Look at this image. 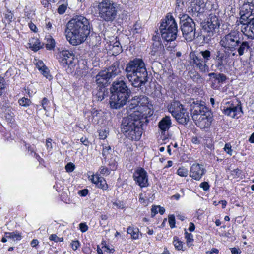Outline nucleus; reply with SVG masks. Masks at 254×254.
Returning <instances> with one entry per match:
<instances>
[{
  "mask_svg": "<svg viewBox=\"0 0 254 254\" xmlns=\"http://www.w3.org/2000/svg\"><path fill=\"white\" fill-rule=\"evenodd\" d=\"M89 20L82 15H75L67 23L65 31L66 37L73 46L83 43L90 33Z\"/></svg>",
  "mask_w": 254,
  "mask_h": 254,
  "instance_id": "1",
  "label": "nucleus"
},
{
  "mask_svg": "<svg viewBox=\"0 0 254 254\" xmlns=\"http://www.w3.org/2000/svg\"><path fill=\"white\" fill-rule=\"evenodd\" d=\"M148 122L146 113L135 111L123 118L121 131L125 136L131 140H139L143 133V126Z\"/></svg>",
  "mask_w": 254,
  "mask_h": 254,
  "instance_id": "2",
  "label": "nucleus"
},
{
  "mask_svg": "<svg viewBox=\"0 0 254 254\" xmlns=\"http://www.w3.org/2000/svg\"><path fill=\"white\" fill-rule=\"evenodd\" d=\"M125 72L130 84L137 89H141L148 81V72L142 59L134 58L130 60L126 64Z\"/></svg>",
  "mask_w": 254,
  "mask_h": 254,
  "instance_id": "3",
  "label": "nucleus"
},
{
  "mask_svg": "<svg viewBox=\"0 0 254 254\" xmlns=\"http://www.w3.org/2000/svg\"><path fill=\"white\" fill-rule=\"evenodd\" d=\"M243 34L238 30H231L229 33L221 37L220 45L224 49L230 51L232 56L236 53L241 56L247 53L250 49V42L244 40Z\"/></svg>",
  "mask_w": 254,
  "mask_h": 254,
  "instance_id": "4",
  "label": "nucleus"
},
{
  "mask_svg": "<svg viewBox=\"0 0 254 254\" xmlns=\"http://www.w3.org/2000/svg\"><path fill=\"white\" fill-rule=\"evenodd\" d=\"M190 111L196 125L201 128L209 127L213 121L212 113L204 102L194 100L190 103Z\"/></svg>",
  "mask_w": 254,
  "mask_h": 254,
  "instance_id": "5",
  "label": "nucleus"
},
{
  "mask_svg": "<svg viewBox=\"0 0 254 254\" xmlns=\"http://www.w3.org/2000/svg\"><path fill=\"white\" fill-rule=\"evenodd\" d=\"M111 96L109 104L112 109H118L123 107L131 95V91L123 80L113 82L110 89Z\"/></svg>",
  "mask_w": 254,
  "mask_h": 254,
  "instance_id": "6",
  "label": "nucleus"
},
{
  "mask_svg": "<svg viewBox=\"0 0 254 254\" xmlns=\"http://www.w3.org/2000/svg\"><path fill=\"white\" fill-rule=\"evenodd\" d=\"M219 27L220 21L218 17L210 14L207 21L202 23L201 34H197V39H202V43H208L214 35L218 32Z\"/></svg>",
  "mask_w": 254,
  "mask_h": 254,
  "instance_id": "7",
  "label": "nucleus"
},
{
  "mask_svg": "<svg viewBox=\"0 0 254 254\" xmlns=\"http://www.w3.org/2000/svg\"><path fill=\"white\" fill-rule=\"evenodd\" d=\"M162 39L167 42L175 40L178 32L177 24L172 14L168 13L162 20L159 27Z\"/></svg>",
  "mask_w": 254,
  "mask_h": 254,
  "instance_id": "8",
  "label": "nucleus"
},
{
  "mask_svg": "<svg viewBox=\"0 0 254 254\" xmlns=\"http://www.w3.org/2000/svg\"><path fill=\"white\" fill-rule=\"evenodd\" d=\"M180 28L182 34L186 40L191 41L197 38L195 32V23L193 20L187 14L179 15Z\"/></svg>",
  "mask_w": 254,
  "mask_h": 254,
  "instance_id": "9",
  "label": "nucleus"
},
{
  "mask_svg": "<svg viewBox=\"0 0 254 254\" xmlns=\"http://www.w3.org/2000/svg\"><path fill=\"white\" fill-rule=\"evenodd\" d=\"M191 63L192 65L200 71L203 73L207 72L209 71V66L207 63L211 59L213 56L211 51L209 50H205L200 51L199 54H190Z\"/></svg>",
  "mask_w": 254,
  "mask_h": 254,
  "instance_id": "10",
  "label": "nucleus"
},
{
  "mask_svg": "<svg viewBox=\"0 0 254 254\" xmlns=\"http://www.w3.org/2000/svg\"><path fill=\"white\" fill-rule=\"evenodd\" d=\"M232 53L225 49L217 50L213 56L215 67L220 72H226L231 66Z\"/></svg>",
  "mask_w": 254,
  "mask_h": 254,
  "instance_id": "11",
  "label": "nucleus"
},
{
  "mask_svg": "<svg viewBox=\"0 0 254 254\" xmlns=\"http://www.w3.org/2000/svg\"><path fill=\"white\" fill-rule=\"evenodd\" d=\"M99 14L101 18L106 21L114 20L117 13L116 5L109 0H103L98 5Z\"/></svg>",
  "mask_w": 254,
  "mask_h": 254,
  "instance_id": "12",
  "label": "nucleus"
},
{
  "mask_svg": "<svg viewBox=\"0 0 254 254\" xmlns=\"http://www.w3.org/2000/svg\"><path fill=\"white\" fill-rule=\"evenodd\" d=\"M148 98L145 96H136L132 99L128 101L127 106V110L128 113L131 112L132 110L135 111H139L143 113H146V111L148 110Z\"/></svg>",
  "mask_w": 254,
  "mask_h": 254,
  "instance_id": "13",
  "label": "nucleus"
},
{
  "mask_svg": "<svg viewBox=\"0 0 254 254\" xmlns=\"http://www.w3.org/2000/svg\"><path fill=\"white\" fill-rule=\"evenodd\" d=\"M222 110L225 115L232 118H235L240 113H243L241 103L238 100L236 102L233 101L226 102L225 106H223Z\"/></svg>",
  "mask_w": 254,
  "mask_h": 254,
  "instance_id": "14",
  "label": "nucleus"
},
{
  "mask_svg": "<svg viewBox=\"0 0 254 254\" xmlns=\"http://www.w3.org/2000/svg\"><path fill=\"white\" fill-rule=\"evenodd\" d=\"M240 14L239 22L241 24L254 19V4L252 3H244L241 8Z\"/></svg>",
  "mask_w": 254,
  "mask_h": 254,
  "instance_id": "15",
  "label": "nucleus"
},
{
  "mask_svg": "<svg viewBox=\"0 0 254 254\" xmlns=\"http://www.w3.org/2000/svg\"><path fill=\"white\" fill-rule=\"evenodd\" d=\"M59 61L64 67H73L75 66V62L74 55L72 52L65 50L60 51L58 53Z\"/></svg>",
  "mask_w": 254,
  "mask_h": 254,
  "instance_id": "16",
  "label": "nucleus"
},
{
  "mask_svg": "<svg viewBox=\"0 0 254 254\" xmlns=\"http://www.w3.org/2000/svg\"><path fill=\"white\" fill-rule=\"evenodd\" d=\"M133 178L136 184L140 188L147 187L149 185L147 173L142 168H139L134 171Z\"/></svg>",
  "mask_w": 254,
  "mask_h": 254,
  "instance_id": "17",
  "label": "nucleus"
},
{
  "mask_svg": "<svg viewBox=\"0 0 254 254\" xmlns=\"http://www.w3.org/2000/svg\"><path fill=\"white\" fill-rule=\"evenodd\" d=\"M165 49L164 46L159 41H155L153 44L150 54L152 58L155 60L163 56L165 53Z\"/></svg>",
  "mask_w": 254,
  "mask_h": 254,
  "instance_id": "18",
  "label": "nucleus"
},
{
  "mask_svg": "<svg viewBox=\"0 0 254 254\" xmlns=\"http://www.w3.org/2000/svg\"><path fill=\"white\" fill-rule=\"evenodd\" d=\"M205 172L203 165L193 164L190 169V176L196 180H199L205 174Z\"/></svg>",
  "mask_w": 254,
  "mask_h": 254,
  "instance_id": "19",
  "label": "nucleus"
},
{
  "mask_svg": "<svg viewBox=\"0 0 254 254\" xmlns=\"http://www.w3.org/2000/svg\"><path fill=\"white\" fill-rule=\"evenodd\" d=\"M241 31L248 38L254 39V19L242 24Z\"/></svg>",
  "mask_w": 254,
  "mask_h": 254,
  "instance_id": "20",
  "label": "nucleus"
},
{
  "mask_svg": "<svg viewBox=\"0 0 254 254\" xmlns=\"http://www.w3.org/2000/svg\"><path fill=\"white\" fill-rule=\"evenodd\" d=\"M95 82L97 85V87H107L110 83V79H111L107 75L106 70H102L100 71L95 77Z\"/></svg>",
  "mask_w": 254,
  "mask_h": 254,
  "instance_id": "21",
  "label": "nucleus"
},
{
  "mask_svg": "<svg viewBox=\"0 0 254 254\" xmlns=\"http://www.w3.org/2000/svg\"><path fill=\"white\" fill-rule=\"evenodd\" d=\"M208 76L210 77L209 80L212 82L211 87L215 88L214 85L216 82L217 83H222L225 82L227 79L226 76L221 73H215L212 72L208 74Z\"/></svg>",
  "mask_w": 254,
  "mask_h": 254,
  "instance_id": "22",
  "label": "nucleus"
},
{
  "mask_svg": "<svg viewBox=\"0 0 254 254\" xmlns=\"http://www.w3.org/2000/svg\"><path fill=\"white\" fill-rule=\"evenodd\" d=\"M105 70L107 75L111 79L114 78L121 72L120 62L119 61L114 62Z\"/></svg>",
  "mask_w": 254,
  "mask_h": 254,
  "instance_id": "23",
  "label": "nucleus"
},
{
  "mask_svg": "<svg viewBox=\"0 0 254 254\" xmlns=\"http://www.w3.org/2000/svg\"><path fill=\"white\" fill-rule=\"evenodd\" d=\"M109 91L105 87H97L94 92V97L98 101H102L108 96Z\"/></svg>",
  "mask_w": 254,
  "mask_h": 254,
  "instance_id": "24",
  "label": "nucleus"
},
{
  "mask_svg": "<svg viewBox=\"0 0 254 254\" xmlns=\"http://www.w3.org/2000/svg\"><path fill=\"white\" fill-rule=\"evenodd\" d=\"M183 105L178 101H174L169 105H168V111L171 113L172 115L175 117L178 113L184 109Z\"/></svg>",
  "mask_w": 254,
  "mask_h": 254,
  "instance_id": "25",
  "label": "nucleus"
},
{
  "mask_svg": "<svg viewBox=\"0 0 254 254\" xmlns=\"http://www.w3.org/2000/svg\"><path fill=\"white\" fill-rule=\"evenodd\" d=\"M171 126V120L169 116H166L158 123V127L163 133L169 130Z\"/></svg>",
  "mask_w": 254,
  "mask_h": 254,
  "instance_id": "26",
  "label": "nucleus"
},
{
  "mask_svg": "<svg viewBox=\"0 0 254 254\" xmlns=\"http://www.w3.org/2000/svg\"><path fill=\"white\" fill-rule=\"evenodd\" d=\"M174 118L179 124L182 125L187 124L190 120L189 113L185 108L182 109V111L179 112Z\"/></svg>",
  "mask_w": 254,
  "mask_h": 254,
  "instance_id": "27",
  "label": "nucleus"
},
{
  "mask_svg": "<svg viewBox=\"0 0 254 254\" xmlns=\"http://www.w3.org/2000/svg\"><path fill=\"white\" fill-rule=\"evenodd\" d=\"M109 50L113 55H117L123 51L120 42L118 40L110 41L109 45Z\"/></svg>",
  "mask_w": 254,
  "mask_h": 254,
  "instance_id": "28",
  "label": "nucleus"
},
{
  "mask_svg": "<svg viewBox=\"0 0 254 254\" xmlns=\"http://www.w3.org/2000/svg\"><path fill=\"white\" fill-rule=\"evenodd\" d=\"M188 2H189V4H190L192 12L194 14H197V16L203 12V9L201 7V4L204 3L202 2H197V0L191 2L189 0H188Z\"/></svg>",
  "mask_w": 254,
  "mask_h": 254,
  "instance_id": "29",
  "label": "nucleus"
},
{
  "mask_svg": "<svg viewBox=\"0 0 254 254\" xmlns=\"http://www.w3.org/2000/svg\"><path fill=\"white\" fill-rule=\"evenodd\" d=\"M127 233L130 234L131 238L133 239H137L139 238V231L137 227H128L127 228Z\"/></svg>",
  "mask_w": 254,
  "mask_h": 254,
  "instance_id": "30",
  "label": "nucleus"
},
{
  "mask_svg": "<svg viewBox=\"0 0 254 254\" xmlns=\"http://www.w3.org/2000/svg\"><path fill=\"white\" fill-rule=\"evenodd\" d=\"M29 44L30 48L35 52L39 50L41 47L39 40L37 39L30 40Z\"/></svg>",
  "mask_w": 254,
  "mask_h": 254,
  "instance_id": "31",
  "label": "nucleus"
},
{
  "mask_svg": "<svg viewBox=\"0 0 254 254\" xmlns=\"http://www.w3.org/2000/svg\"><path fill=\"white\" fill-rule=\"evenodd\" d=\"M151 217H153L158 212L162 215L164 213L165 209L164 207L160 206H153L151 209Z\"/></svg>",
  "mask_w": 254,
  "mask_h": 254,
  "instance_id": "32",
  "label": "nucleus"
},
{
  "mask_svg": "<svg viewBox=\"0 0 254 254\" xmlns=\"http://www.w3.org/2000/svg\"><path fill=\"white\" fill-rule=\"evenodd\" d=\"M5 236L14 240H20L21 238V235L17 232H5Z\"/></svg>",
  "mask_w": 254,
  "mask_h": 254,
  "instance_id": "33",
  "label": "nucleus"
},
{
  "mask_svg": "<svg viewBox=\"0 0 254 254\" xmlns=\"http://www.w3.org/2000/svg\"><path fill=\"white\" fill-rule=\"evenodd\" d=\"M39 69L41 71L42 74L48 79L51 80L52 77L51 75L49 74V70L48 68L45 66L42 65V66H39Z\"/></svg>",
  "mask_w": 254,
  "mask_h": 254,
  "instance_id": "34",
  "label": "nucleus"
},
{
  "mask_svg": "<svg viewBox=\"0 0 254 254\" xmlns=\"http://www.w3.org/2000/svg\"><path fill=\"white\" fill-rule=\"evenodd\" d=\"M96 186L98 188L103 190H107L108 188V185L106 183V181L103 177H100L98 183H97Z\"/></svg>",
  "mask_w": 254,
  "mask_h": 254,
  "instance_id": "35",
  "label": "nucleus"
},
{
  "mask_svg": "<svg viewBox=\"0 0 254 254\" xmlns=\"http://www.w3.org/2000/svg\"><path fill=\"white\" fill-rule=\"evenodd\" d=\"M173 244L175 248L178 250H183V243L182 241L179 240L178 238L176 236L173 238Z\"/></svg>",
  "mask_w": 254,
  "mask_h": 254,
  "instance_id": "36",
  "label": "nucleus"
},
{
  "mask_svg": "<svg viewBox=\"0 0 254 254\" xmlns=\"http://www.w3.org/2000/svg\"><path fill=\"white\" fill-rule=\"evenodd\" d=\"M18 103L20 106L28 107L31 104V101L27 98L23 97L19 99Z\"/></svg>",
  "mask_w": 254,
  "mask_h": 254,
  "instance_id": "37",
  "label": "nucleus"
},
{
  "mask_svg": "<svg viewBox=\"0 0 254 254\" xmlns=\"http://www.w3.org/2000/svg\"><path fill=\"white\" fill-rule=\"evenodd\" d=\"M55 46V40L52 37L48 38L47 40V43L46 44V48L48 50L53 49Z\"/></svg>",
  "mask_w": 254,
  "mask_h": 254,
  "instance_id": "38",
  "label": "nucleus"
},
{
  "mask_svg": "<svg viewBox=\"0 0 254 254\" xmlns=\"http://www.w3.org/2000/svg\"><path fill=\"white\" fill-rule=\"evenodd\" d=\"M186 0H176V7L175 8V10H182L183 8L185 6V3L186 4H187V3H189L188 2V0L187 1H185Z\"/></svg>",
  "mask_w": 254,
  "mask_h": 254,
  "instance_id": "39",
  "label": "nucleus"
},
{
  "mask_svg": "<svg viewBox=\"0 0 254 254\" xmlns=\"http://www.w3.org/2000/svg\"><path fill=\"white\" fill-rule=\"evenodd\" d=\"M177 174L181 177H186L188 175V170L184 167H180L177 171Z\"/></svg>",
  "mask_w": 254,
  "mask_h": 254,
  "instance_id": "40",
  "label": "nucleus"
},
{
  "mask_svg": "<svg viewBox=\"0 0 254 254\" xmlns=\"http://www.w3.org/2000/svg\"><path fill=\"white\" fill-rule=\"evenodd\" d=\"M108 166L110 167V170H115L117 168V162L115 158H112L109 161Z\"/></svg>",
  "mask_w": 254,
  "mask_h": 254,
  "instance_id": "41",
  "label": "nucleus"
},
{
  "mask_svg": "<svg viewBox=\"0 0 254 254\" xmlns=\"http://www.w3.org/2000/svg\"><path fill=\"white\" fill-rule=\"evenodd\" d=\"M99 171L100 174L103 176H107L110 173V169L105 166H101Z\"/></svg>",
  "mask_w": 254,
  "mask_h": 254,
  "instance_id": "42",
  "label": "nucleus"
},
{
  "mask_svg": "<svg viewBox=\"0 0 254 254\" xmlns=\"http://www.w3.org/2000/svg\"><path fill=\"white\" fill-rule=\"evenodd\" d=\"M49 101L47 98L44 97L43 98V99L41 101V105L42 108L44 110L47 111V108L49 106Z\"/></svg>",
  "mask_w": 254,
  "mask_h": 254,
  "instance_id": "43",
  "label": "nucleus"
},
{
  "mask_svg": "<svg viewBox=\"0 0 254 254\" xmlns=\"http://www.w3.org/2000/svg\"><path fill=\"white\" fill-rule=\"evenodd\" d=\"M185 235L187 244L188 245H189V243L193 241V235L191 233H189L187 232H186L185 233Z\"/></svg>",
  "mask_w": 254,
  "mask_h": 254,
  "instance_id": "44",
  "label": "nucleus"
},
{
  "mask_svg": "<svg viewBox=\"0 0 254 254\" xmlns=\"http://www.w3.org/2000/svg\"><path fill=\"white\" fill-rule=\"evenodd\" d=\"M49 240L51 241H53L55 242H63L64 239L63 237L60 238L58 237L56 234H52L49 236Z\"/></svg>",
  "mask_w": 254,
  "mask_h": 254,
  "instance_id": "45",
  "label": "nucleus"
},
{
  "mask_svg": "<svg viewBox=\"0 0 254 254\" xmlns=\"http://www.w3.org/2000/svg\"><path fill=\"white\" fill-rule=\"evenodd\" d=\"M232 146L230 143H227L225 144L224 150V151L229 155H232L233 150L231 149Z\"/></svg>",
  "mask_w": 254,
  "mask_h": 254,
  "instance_id": "46",
  "label": "nucleus"
},
{
  "mask_svg": "<svg viewBox=\"0 0 254 254\" xmlns=\"http://www.w3.org/2000/svg\"><path fill=\"white\" fill-rule=\"evenodd\" d=\"M111 150V147L109 146H105L103 147L102 155L104 159H106V157L109 153V151Z\"/></svg>",
  "mask_w": 254,
  "mask_h": 254,
  "instance_id": "47",
  "label": "nucleus"
},
{
  "mask_svg": "<svg viewBox=\"0 0 254 254\" xmlns=\"http://www.w3.org/2000/svg\"><path fill=\"white\" fill-rule=\"evenodd\" d=\"M169 223L171 228L175 227V218L173 215H170L168 218Z\"/></svg>",
  "mask_w": 254,
  "mask_h": 254,
  "instance_id": "48",
  "label": "nucleus"
},
{
  "mask_svg": "<svg viewBox=\"0 0 254 254\" xmlns=\"http://www.w3.org/2000/svg\"><path fill=\"white\" fill-rule=\"evenodd\" d=\"M5 88V79L0 76V96L2 94V90H4Z\"/></svg>",
  "mask_w": 254,
  "mask_h": 254,
  "instance_id": "49",
  "label": "nucleus"
},
{
  "mask_svg": "<svg viewBox=\"0 0 254 254\" xmlns=\"http://www.w3.org/2000/svg\"><path fill=\"white\" fill-rule=\"evenodd\" d=\"M75 169V166L72 163H68L65 166V169L67 172H72Z\"/></svg>",
  "mask_w": 254,
  "mask_h": 254,
  "instance_id": "50",
  "label": "nucleus"
},
{
  "mask_svg": "<svg viewBox=\"0 0 254 254\" xmlns=\"http://www.w3.org/2000/svg\"><path fill=\"white\" fill-rule=\"evenodd\" d=\"M66 9V6L64 4L60 5L57 9V12L60 14H64Z\"/></svg>",
  "mask_w": 254,
  "mask_h": 254,
  "instance_id": "51",
  "label": "nucleus"
},
{
  "mask_svg": "<svg viewBox=\"0 0 254 254\" xmlns=\"http://www.w3.org/2000/svg\"><path fill=\"white\" fill-rule=\"evenodd\" d=\"M200 187L202 188L204 190L207 191L209 190L210 186L208 182H203L200 184Z\"/></svg>",
  "mask_w": 254,
  "mask_h": 254,
  "instance_id": "52",
  "label": "nucleus"
},
{
  "mask_svg": "<svg viewBox=\"0 0 254 254\" xmlns=\"http://www.w3.org/2000/svg\"><path fill=\"white\" fill-rule=\"evenodd\" d=\"M114 206H116L118 208L123 209L125 207L123 202L117 200L113 203Z\"/></svg>",
  "mask_w": 254,
  "mask_h": 254,
  "instance_id": "53",
  "label": "nucleus"
},
{
  "mask_svg": "<svg viewBox=\"0 0 254 254\" xmlns=\"http://www.w3.org/2000/svg\"><path fill=\"white\" fill-rule=\"evenodd\" d=\"M80 230L82 232H85L88 230V226L85 223H81L79 224Z\"/></svg>",
  "mask_w": 254,
  "mask_h": 254,
  "instance_id": "54",
  "label": "nucleus"
},
{
  "mask_svg": "<svg viewBox=\"0 0 254 254\" xmlns=\"http://www.w3.org/2000/svg\"><path fill=\"white\" fill-rule=\"evenodd\" d=\"M241 171L239 169H234L231 171V174L235 177H238L241 174Z\"/></svg>",
  "mask_w": 254,
  "mask_h": 254,
  "instance_id": "55",
  "label": "nucleus"
},
{
  "mask_svg": "<svg viewBox=\"0 0 254 254\" xmlns=\"http://www.w3.org/2000/svg\"><path fill=\"white\" fill-rule=\"evenodd\" d=\"M80 246V243L78 240L73 241L71 243V247L73 250H76Z\"/></svg>",
  "mask_w": 254,
  "mask_h": 254,
  "instance_id": "56",
  "label": "nucleus"
},
{
  "mask_svg": "<svg viewBox=\"0 0 254 254\" xmlns=\"http://www.w3.org/2000/svg\"><path fill=\"white\" fill-rule=\"evenodd\" d=\"M89 190L88 189H84L78 191V194L81 196H86L88 193Z\"/></svg>",
  "mask_w": 254,
  "mask_h": 254,
  "instance_id": "57",
  "label": "nucleus"
},
{
  "mask_svg": "<svg viewBox=\"0 0 254 254\" xmlns=\"http://www.w3.org/2000/svg\"><path fill=\"white\" fill-rule=\"evenodd\" d=\"M52 140L51 138H48L46 139V146L47 149L51 150L52 149Z\"/></svg>",
  "mask_w": 254,
  "mask_h": 254,
  "instance_id": "58",
  "label": "nucleus"
},
{
  "mask_svg": "<svg viewBox=\"0 0 254 254\" xmlns=\"http://www.w3.org/2000/svg\"><path fill=\"white\" fill-rule=\"evenodd\" d=\"M80 141L82 142L83 144L85 145L86 146H89V141L88 139L86 137H82L80 139Z\"/></svg>",
  "mask_w": 254,
  "mask_h": 254,
  "instance_id": "59",
  "label": "nucleus"
},
{
  "mask_svg": "<svg viewBox=\"0 0 254 254\" xmlns=\"http://www.w3.org/2000/svg\"><path fill=\"white\" fill-rule=\"evenodd\" d=\"M231 253L232 254H238L241 253V251L239 249L236 248L235 247L231 248L230 249Z\"/></svg>",
  "mask_w": 254,
  "mask_h": 254,
  "instance_id": "60",
  "label": "nucleus"
},
{
  "mask_svg": "<svg viewBox=\"0 0 254 254\" xmlns=\"http://www.w3.org/2000/svg\"><path fill=\"white\" fill-rule=\"evenodd\" d=\"M49 1V0H41V3L45 7H48L50 5Z\"/></svg>",
  "mask_w": 254,
  "mask_h": 254,
  "instance_id": "61",
  "label": "nucleus"
},
{
  "mask_svg": "<svg viewBox=\"0 0 254 254\" xmlns=\"http://www.w3.org/2000/svg\"><path fill=\"white\" fill-rule=\"evenodd\" d=\"M91 115L94 118L95 117H97L99 114V111L95 109H93L91 111Z\"/></svg>",
  "mask_w": 254,
  "mask_h": 254,
  "instance_id": "62",
  "label": "nucleus"
},
{
  "mask_svg": "<svg viewBox=\"0 0 254 254\" xmlns=\"http://www.w3.org/2000/svg\"><path fill=\"white\" fill-rule=\"evenodd\" d=\"M29 27L31 30L34 32H36L37 27L34 24H33V23H29Z\"/></svg>",
  "mask_w": 254,
  "mask_h": 254,
  "instance_id": "63",
  "label": "nucleus"
},
{
  "mask_svg": "<svg viewBox=\"0 0 254 254\" xmlns=\"http://www.w3.org/2000/svg\"><path fill=\"white\" fill-rule=\"evenodd\" d=\"M99 178H100V177L97 176H93L92 178L91 179L92 182L97 185V183H98V182L99 180Z\"/></svg>",
  "mask_w": 254,
  "mask_h": 254,
  "instance_id": "64",
  "label": "nucleus"
}]
</instances>
